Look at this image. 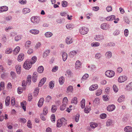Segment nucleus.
<instances>
[{
    "mask_svg": "<svg viewBox=\"0 0 132 132\" xmlns=\"http://www.w3.org/2000/svg\"><path fill=\"white\" fill-rule=\"evenodd\" d=\"M81 63L79 60L77 61L75 63V68L78 69L80 67Z\"/></svg>",
    "mask_w": 132,
    "mask_h": 132,
    "instance_id": "30",
    "label": "nucleus"
},
{
    "mask_svg": "<svg viewBox=\"0 0 132 132\" xmlns=\"http://www.w3.org/2000/svg\"><path fill=\"white\" fill-rule=\"evenodd\" d=\"M100 44L98 42L93 43L91 44V45L92 47H97L100 45Z\"/></svg>",
    "mask_w": 132,
    "mask_h": 132,
    "instance_id": "48",
    "label": "nucleus"
},
{
    "mask_svg": "<svg viewBox=\"0 0 132 132\" xmlns=\"http://www.w3.org/2000/svg\"><path fill=\"white\" fill-rule=\"evenodd\" d=\"M45 35L47 38H50L52 37L53 34L52 32H47L45 33Z\"/></svg>",
    "mask_w": 132,
    "mask_h": 132,
    "instance_id": "27",
    "label": "nucleus"
},
{
    "mask_svg": "<svg viewBox=\"0 0 132 132\" xmlns=\"http://www.w3.org/2000/svg\"><path fill=\"white\" fill-rule=\"evenodd\" d=\"M67 2L65 1H63L62 2V5L63 7H66L67 6Z\"/></svg>",
    "mask_w": 132,
    "mask_h": 132,
    "instance_id": "62",
    "label": "nucleus"
},
{
    "mask_svg": "<svg viewBox=\"0 0 132 132\" xmlns=\"http://www.w3.org/2000/svg\"><path fill=\"white\" fill-rule=\"evenodd\" d=\"M102 90L100 89H99L96 91V95L97 96H99L102 93Z\"/></svg>",
    "mask_w": 132,
    "mask_h": 132,
    "instance_id": "51",
    "label": "nucleus"
},
{
    "mask_svg": "<svg viewBox=\"0 0 132 132\" xmlns=\"http://www.w3.org/2000/svg\"><path fill=\"white\" fill-rule=\"evenodd\" d=\"M120 33V31L119 30H116L113 32V35H117Z\"/></svg>",
    "mask_w": 132,
    "mask_h": 132,
    "instance_id": "64",
    "label": "nucleus"
},
{
    "mask_svg": "<svg viewBox=\"0 0 132 132\" xmlns=\"http://www.w3.org/2000/svg\"><path fill=\"white\" fill-rule=\"evenodd\" d=\"M17 92L19 94H21L23 92V89L22 88L19 87L17 89Z\"/></svg>",
    "mask_w": 132,
    "mask_h": 132,
    "instance_id": "50",
    "label": "nucleus"
},
{
    "mask_svg": "<svg viewBox=\"0 0 132 132\" xmlns=\"http://www.w3.org/2000/svg\"><path fill=\"white\" fill-rule=\"evenodd\" d=\"M16 69L17 73L19 74H20L21 71V66L19 65H16Z\"/></svg>",
    "mask_w": 132,
    "mask_h": 132,
    "instance_id": "25",
    "label": "nucleus"
},
{
    "mask_svg": "<svg viewBox=\"0 0 132 132\" xmlns=\"http://www.w3.org/2000/svg\"><path fill=\"white\" fill-rule=\"evenodd\" d=\"M124 130L126 132H131L132 128L130 126H126L124 128Z\"/></svg>",
    "mask_w": 132,
    "mask_h": 132,
    "instance_id": "19",
    "label": "nucleus"
},
{
    "mask_svg": "<svg viewBox=\"0 0 132 132\" xmlns=\"http://www.w3.org/2000/svg\"><path fill=\"white\" fill-rule=\"evenodd\" d=\"M65 78L63 76L59 78V80L60 85H63L64 82Z\"/></svg>",
    "mask_w": 132,
    "mask_h": 132,
    "instance_id": "21",
    "label": "nucleus"
},
{
    "mask_svg": "<svg viewBox=\"0 0 132 132\" xmlns=\"http://www.w3.org/2000/svg\"><path fill=\"white\" fill-rule=\"evenodd\" d=\"M88 30V28L86 27H83L80 28L79 32L81 34L84 35L87 34Z\"/></svg>",
    "mask_w": 132,
    "mask_h": 132,
    "instance_id": "4",
    "label": "nucleus"
},
{
    "mask_svg": "<svg viewBox=\"0 0 132 132\" xmlns=\"http://www.w3.org/2000/svg\"><path fill=\"white\" fill-rule=\"evenodd\" d=\"M20 50V47L19 46H17L13 51V54L14 55L18 54Z\"/></svg>",
    "mask_w": 132,
    "mask_h": 132,
    "instance_id": "24",
    "label": "nucleus"
},
{
    "mask_svg": "<svg viewBox=\"0 0 132 132\" xmlns=\"http://www.w3.org/2000/svg\"><path fill=\"white\" fill-rule=\"evenodd\" d=\"M100 102V99L98 98H95L93 102L94 103H95V104H98Z\"/></svg>",
    "mask_w": 132,
    "mask_h": 132,
    "instance_id": "45",
    "label": "nucleus"
},
{
    "mask_svg": "<svg viewBox=\"0 0 132 132\" xmlns=\"http://www.w3.org/2000/svg\"><path fill=\"white\" fill-rule=\"evenodd\" d=\"M44 100L43 98H41L38 101V105L39 107H41L43 104Z\"/></svg>",
    "mask_w": 132,
    "mask_h": 132,
    "instance_id": "15",
    "label": "nucleus"
},
{
    "mask_svg": "<svg viewBox=\"0 0 132 132\" xmlns=\"http://www.w3.org/2000/svg\"><path fill=\"white\" fill-rule=\"evenodd\" d=\"M62 59L63 61H65L67 60V54L65 52H63L62 53Z\"/></svg>",
    "mask_w": 132,
    "mask_h": 132,
    "instance_id": "32",
    "label": "nucleus"
},
{
    "mask_svg": "<svg viewBox=\"0 0 132 132\" xmlns=\"http://www.w3.org/2000/svg\"><path fill=\"white\" fill-rule=\"evenodd\" d=\"M112 122V120L111 119H109L106 122V125L107 126H109L111 124Z\"/></svg>",
    "mask_w": 132,
    "mask_h": 132,
    "instance_id": "47",
    "label": "nucleus"
},
{
    "mask_svg": "<svg viewBox=\"0 0 132 132\" xmlns=\"http://www.w3.org/2000/svg\"><path fill=\"white\" fill-rule=\"evenodd\" d=\"M57 109V107L55 105H53L51 108V111L53 112H55Z\"/></svg>",
    "mask_w": 132,
    "mask_h": 132,
    "instance_id": "41",
    "label": "nucleus"
},
{
    "mask_svg": "<svg viewBox=\"0 0 132 132\" xmlns=\"http://www.w3.org/2000/svg\"><path fill=\"white\" fill-rule=\"evenodd\" d=\"M95 39L97 41H100L104 39V37L103 35H97L95 37Z\"/></svg>",
    "mask_w": 132,
    "mask_h": 132,
    "instance_id": "11",
    "label": "nucleus"
},
{
    "mask_svg": "<svg viewBox=\"0 0 132 132\" xmlns=\"http://www.w3.org/2000/svg\"><path fill=\"white\" fill-rule=\"evenodd\" d=\"M27 103L26 101H23L21 103V106L22 107L24 111H26V106Z\"/></svg>",
    "mask_w": 132,
    "mask_h": 132,
    "instance_id": "18",
    "label": "nucleus"
},
{
    "mask_svg": "<svg viewBox=\"0 0 132 132\" xmlns=\"http://www.w3.org/2000/svg\"><path fill=\"white\" fill-rule=\"evenodd\" d=\"M106 25L107 24L106 23H103L101 24V27L103 30H106L107 29Z\"/></svg>",
    "mask_w": 132,
    "mask_h": 132,
    "instance_id": "37",
    "label": "nucleus"
},
{
    "mask_svg": "<svg viewBox=\"0 0 132 132\" xmlns=\"http://www.w3.org/2000/svg\"><path fill=\"white\" fill-rule=\"evenodd\" d=\"M67 124L66 120L64 118H62L60 120H58L57 123V126L58 127L62 126H65Z\"/></svg>",
    "mask_w": 132,
    "mask_h": 132,
    "instance_id": "1",
    "label": "nucleus"
},
{
    "mask_svg": "<svg viewBox=\"0 0 132 132\" xmlns=\"http://www.w3.org/2000/svg\"><path fill=\"white\" fill-rule=\"evenodd\" d=\"M37 58L36 56H34L32 57L31 60H30L32 63V64H34L36 61Z\"/></svg>",
    "mask_w": 132,
    "mask_h": 132,
    "instance_id": "38",
    "label": "nucleus"
},
{
    "mask_svg": "<svg viewBox=\"0 0 132 132\" xmlns=\"http://www.w3.org/2000/svg\"><path fill=\"white\" fill-rule=\"evenodd\" d=\"M10 98L9 96H7L5 100V105L6 106H8L10 104Z\"/></svg>",
    "mask_w": 132,
    "mask_h": 132,
    "instance_id": "23",
    "label": "nucleus"
},
{
    "mask_svg": "<svg viewBox=\"0 0 132 132\" xmlns=\"http://www.w3.org/2000/svg\"><path fill=\"white\" fill-rule=\"evenodd\" d=\"M24 57L23 54H20L18 56L17 60L18 61L21 62L23 60Z\"/></svg>",
    "mask_w": 132,
    "mask_h": 132,
    "instance_id": "20",
    "label": "nucleus"
},
{
    "mask_svg": "<svg viewBox=\"0 0 132 132\" xmlns=\"http://www.w3.org/2000/svg\"><path fill=\"white\" fill-rule=\"evenodd\" d=\"M73 90V86H69L67 88L66 92L68 93H69L70 92L72 93Z\"/></svg>",
    "mask_w": 132,
    "mask_h": 132,
    "instance_id": "17",
    "label": "nucleus"
},
{
    "mask_svg": "<svg viewBox=\"0 0 132 132\" xmlns=\"http://www.w3.org/2000/svg\"><path fill=\"white\" fill-rule=\"evenodd\" d=\"M11 76V77L14 78L16 77V76L15 73L13 71H11L10 73Z\"/></svg>",
    "mask_w": 132,
    "mask_h": 132,
    "instance_id": "60",
    "label": "nucleus"
},
{
    "mask_svg": "<svg viewBox=\"0 0 132 132\" xmlns=\"http://www.w3.org/2000/svg\"><path fill=\"white\" fill-rule=\"evenodd\" d=\"M68 100L67 97H64L63 99L62 104L67 105L68 104Z\"/></svg>",
    "mask_w": 132,
    "mask_h": 132,
    "instance_id": "35",
    "label": "nucleus"
},
{
    "mask_svg": "<svg viewBox=\"0 0 132 132\" xmlns=\"http://www.w3.org/2000/svg\"><path fill=\"white\" fill-rule=\"evenodd\" d=\"M5 88V83L4 82H1L0 83V88L1 90H3Z\"/></svg>",
    "mask_w": 132,
    "mask_h": 132,
    "instance_id": "40",
    "label": "nucleus"
},
{
    "mask_svg": "<svg viewBox=\"0 0 132 132\" xmlns=\"http://www.w3.org/2000/svg\"><path fill=\"white\" fill-rule=\"evenodd\" d=\"M100 118L103 119H104L106 118V115L105 113H103L100 115Z\"/></svg>",
    "mask_w": 132,
    "mask_h": 132,
    "instance_id": "61",
    "label": "nucleus"
},
{
    "mask_svg": "<svg viewBox=\"0 0 132 132\" xmlns=\"http://www.w3.org/2000/svg\"><path fill=\"white\" fill-rule=\"evenodd\" d=\"M48 112V108L47 107H45L43 110V114L44 116H46Z\"/></svg>",
    "mask_w": 132,
    "mask_h": 132,
    "instance_id": "34",
    "label": "nucleus"
},
{
    "mask_svg": "<svg viewBox=\"0 0 132 132\" xmlns=\"http://www.w3.org/2000/svg\"><path fill=\"white\" fill-rule=\"evenodd\" d=\"M127 78L125 76H121L118 78V81L120 83H122L126 81Z\"/></svg>",
    "mask_w": 132,
    "mask_h": 132,
    "instance_id": "6",
    "label": "nucleus"
},
{
    "mask_svg": "<svg viewBox=\"0 0 132 132\" xmlns=\"http://www.w3.org/2000/svg\"><path fill=\"white\" fill-rule=\"evenodd\" d=\"M46 78H42L40 81L39 83L38 86L40 87L41 86L45 83L46 81Z\"/></svg>",
    "mask_w": 132,
    "mask_h": 132,
    "instance_id": "14",
    "label": "nucleus"
},
{
    "mask_svg": "<svg viewBox=\"0 0 132 132\" xmlns=\"http://www.w3.org/2000/svg\"><path fill=\"white\" fill-rule=\"evenodd\" d=\"M44 68L43 66L39 67L38 68V71L39 73H42L44 70Z\"/></svg>",
    "mask_w": 132,
    "mask_h": 132,
    "instance_id": "36",
    "label": "nucleus"
},
{
    "mask_svg": "<svg viewBox=\"0 0 132 132\" xmlns=\"http://www.w3.org/2000/svg\"><path fill=\"white\" fill-rule=\"evenodd\" d=\"M88 76L89 75L87 73L85 74L81 78V80L83 81H84L88 77Z\"/></svg>",
    "mask_w": 132,
    "mask_h": 132,
    "instance_id": "39",
    "label": "nucleus"
},
{
    "mask_svg": "<svg viewBox=\"0 0 132 132\" xmlns=\"http://www.w3.org/2000/svg\"><path fill=\"white\" fill-rule=\"evenodd\" d=\"M113 88L114 91L116 93L117 92L118 90V89L116 86L114 85L113 86Z\"/></svg>",
    "mask_w": 132,
    "mask_h": 132,
    "instance_id": "54",
    "label": "nucleus"
},
{
    "mask_svg": "<svg viewBox=\"0 0 132 132\" xmlns=\"http://www.w3.org/2000/svg\"><path fill=\"white\" fill-rule=\"evenodd\" d=\"M80 115L78 114H76L75 117V120L76 122H78L79 120Z\"/></svg>",
    "mask_w": 132,
    "mask_h": 132,
    "instance_id": "57",
    "label": "nucleus"
},
{
    "mask_svg": "<svg viewBox=\"0 0 132 132\" xmlns=\"http://www.w3.org/2000/svg\"><path fill=\"white\" fill-rule=\"evenodd\" d=\"M98 87V86L97 84L93 85L89 87V89L90 90H94L97 89Z\"/></svg>",
    "mask_w": 132,
    "mask_h": 132,
    "instance_id": "10",
    "label": "nucleus"
},
{
    "mask_svg": "<svg viewBox=\"0 0 132 132\" xmlns=\"http://www.w3.org/2000/svg\"><path fill=\"white\" fill-rule=\"evenodd\" d=\"M31 42L29 40L27 41L25 44V46L26 47L28 48L30 46Z\"/></svg>",
    "mask_w": 132,
    "mask_h": 132,
    "instance_id": "46",
    "label": "nucleus"
},
{
    "mask_svg": "<svg viewBox=\"0 0 132 132\" xmlns=\"http://www.w3.org/2000/svg\"><path fill=\"white\" fill-rule=\"evenodd\" d=\"M30 11V9L28 8H24L22 10L23 13L24 14L28 13Z\"/></svg>",
    "mask_w": 132,
    "mask_h": 132,
    "instance_id": "26",
    "label": "nucleus"
},
{
    "mask_svg": "<svg viewBox=\"0 0 132 132\" xmlns=\"http://www.w3.org/2000/svg\"><path fill=\"white\" fill-rule=\"evenodd\" d=\"M106 9L108 12L111 11L112 10V6H108L106 7Z\"/></svg>",
    "mask_w": 132,
    "mask_h": 132,
    "instance_id": "58",
    "label": "nucleus"
},
{
    "mask_svg": "<svg viewBox=\"0 0 132 132\" xmlns=\"http://www.w3.org/2000/svg\"><path fill=\"white\" fill-rule=\"evenodd\" d=\"M22 38V36L20 35H18L15 37V40L16 41H18L20 40Z\"/></svg>",
    "mask_w": 132,
    "mask_h": 132,
    "instance_id": "42",
    "label": "nucleus"
},
{
    "mask_svg": "<svg viewBox=\"0 0 132 132\" xmlns=\"http://www.w3.org/2000/svg\"><path fill=\"white\" fill-rule=\"evenodd\" d=\"M58 67L57 66H55L53 68L52 71L53 72H55L58 70Z\"/></svg>",
    "mask_w": 132,
    "mask_h": 132,
    "instance_id": "53",
    "label": "nucleus"
},
{
    "mask_svg": "<svg viewBox=\"0 0 132 132\" xmlns=\"http://www.w3.org/2000/svg\"><path fill=\"white\" fill-rule=\"evenodd\" d=\"M90 126L92 128H94L97 127V124L96 123L92 122L90 123Z\"/></svg>",
    "mask_w": 132,
    "mask_h": 132,
    "instance_id": "28",
    "label": "nucleus"
},
{
    "mask_svg": "<svg viewBox=\"0 0 132 132\" xmlns=\"http://www.w3.org/2000/svg\"><path fill=\"white\" fill-rule=\"evenodd\" d=\"M51 119L52 122H55V116L54 114H52L51 116Z\"/></svg>",
    "mask_w": 132,
    "mask_h": 132,
    "instance_id": "52",
    "label": "nucleus"
},
{
    "mask_svg": "<svg viewBox=\"0 0 132 132\" xmlns=\"http://www.w3.org/2000/svg\"><path fill=\"white\" fill-rule=\"evenodd\" d=\"M115 74L114 72L112 70H108L105 73L106 76L109 78H112L113 77Z\"/></svg>",
    "mask_w": 132,
    "mask_h": 132,
    "instance_id": "3",
    "label": "nucleus"
},
{
    "mask_svg": "<svg viewBox=\"0 0 132 132\" xmlns=\"http://www.w3.org/2000/svg\"><path fill=\"white\" fill-rule=\"evenodd\" d=\"M8 8L6 6H4L0 7V13L4 12H6L8 10Z\"/></svg>",
    "mask_w": 132,
    "mask_h": 132,
    "instance_id": "9",
    "label": "nucleus"
},
{
    "mask_svg": "<svg viewBox=\"0 0 132 132\" xmlns=\"http://www.w3.org/2000/svg\"><path fill=\"white\" fill-rule=\"evenodd\" d=\"M13 50L11 48H7L5 51V53L6 54H10L12 53Z\"/></svg>",
    "mask_w": 132,
    "mask_h": 132,
    "instance_id": "22",
    "label": "nucleus"
},
{
    "mask_svg": "<svg viewBox=\"0 0 132 132\" xmlns=\"http://www.w3.org/2000/svg\"><path fill=\"white\" fill-rule=\"evenodd\" d=\"M76 53L77 52L76 51H73L70 52V55L72 56H73L76 54Z\"/></svg>",
    "mask_w": 132,
    "mask_h": 132,
    "instance_id": "59",
    "label": "nucleus"
},
{
    "mask_svg": "<svg viewBox=\"0 0 132 132\" xmlns=\"http://www.w3.org/2000/svg\"><path fill=\"white\" fill-rule=\"evenodd\" d=\"M125 98V97L124 95H121L119 97L118 101L119 103L121 102L124 100Z\"/></svg>",
    "mask_w": 132,
    "mask_h": 132,
    "instance_id": "31",
    "label": "nucleus"
},
{
    "mask_svg": "<svg viewBox=\"0 0 132 132\" xmlns=\"http://www.w3.org/2000/svg\"><path fill=\"white\" fill-rule=\"evenodd\" d=\"M105 56L106 58L108 59L110 58L112 56V53L110 51L106 52L105 54Z\"/></svg>",
    "mask_w": 132,
    "mask_h": 132,
    "instance_id": "13",
    "label": "nucleus"
},
{
    "mask_svg": "<svg viewBox=\"0 0 132 132\" xmlns=\"http://www.w3.org/2000/svg\"><path fill=\"white\" fill-rule=\"evenodd\" d=\"M19 3L22 4H25L27 3V1L26 0H19Z\"/></svg>",
    "mask_w": 132,
    "mask_h": 132,
    "instance_id": "56",
    "label": "nucleus"
},
{
    "mask_svg": "<svg viewBox=\"0 0 132 132\" xmlns=\"http://www.w3.org/2000/svg\"><path fill=\"white\" fill-rule=\"evenodd\" d=\"M7 40L6 37L5 35H4L2 37V40L4 42H6Z\"/></svg>",
    "mask_w": 132,
    "mask_h": 132,
    "instance_id": "63",
    "label": "nucleus"
},
{
    "mask_svg": "<svg viewBox=\"0 0 132 132\" xmlns=\"http://www.w3.org/2000/svg\"><path fill=\"white\" fill-rule=\"evenodd\" d=\"M73 42V40L72 39L71 37H67L65 39V42L66 44H71Z\"/></svg>",
    "mask_w": 132,
    "mask_h": 132,
    "instance_id": "8",
    "label": "nucleus"
},
{
    "mask_svg": "<svg viewBox=\"0 0 132 132\" xmlns=\"http://www.w3.org/2000/svg\"><path fill=\"white\" fill-rule=\"evenodd\" d=\"M78 99L76 97H75L73 98L71 101V103H73L75 104H76L78 103Z\"/></svg>",
    "mask_w": 132,
    "mask_h": 132,
    "instance_id": "29",
    "label": "nucleus"
},
{
    "mask_svg": "<svg viewBox=\"0 0 132 132\" xmlns=\"http://www.w3.org/2000/svg\"><path fill=\"white\" fill-rule=\"evenodd\" d=\"M49 86L50 88L52 89L54 86V83L52 81H51L49 83Z\"/></svg>",
    "mask_w": 132,
    "mask_h": 132,
    "instance_id": "49",
    "label": "nucleus"
},
{
    "mask_svg": "<svg viewBox=\"0 0 132 132\" xmlns=\"http://www.w3.org/2000/svg\"><path fill=\"white\" fill-rule=\"evenodd\" d=\"M50 52V50H47L43 54V56L44 58H45L48 55L49 53Z\"/></svg>",
    "mask_w": 132,
    "mask_h": 132,
    "instance_id": "33",
    "label": "nucleus"
},
{
    "mask_svg": "<svg viewBox=\"0 0 132 132\" xmlns=\"http://www.w3.org/2000/svg\"><path fill=\"white\" fill-rule=\"evenodd\" d=\"M31 20L33 23L37 24L39 22L40 19L39 17L37 16H32L31 18Z\"/></svg>",
    "mask_w": 132,
    "mask_h": 132,
    "instance_id": "5",
    "label": "nucleus"
},
{
    "mask_svg": "<svg viewBox=\"0 0 132 132\" xmlns=\"http://www.w3.org/2000/svg\"><path fill=\"white\" fill-rule=\"evenodd\" d=\"M101 57V55L100 53H98L95 55V57L96 59H99Z\"/></svg>",
    "mask_w": 132,
    "mask_h": 132,
    "instance_id": "43",
    "label": "nucleus"
},
{
    "mask_svg": "<svg viewBox=\"0 0 132 132\" xmlns=\"http://www.w3.org/2000/svg\"><path fill=\"white\" fill-rule=\"evenodd\" d=\"M19 120L20 122L23 123H25L26 122V119L24 118H21L19 119Z\"/></svg>",
    "mask_w": 132,
    "mask_h": 132,
    "instance_id": "55",
    "label": "nucleus"
},
{
    "mask_svg": "<svg viewBox=\"0 0 132 132\" xmlns=\"http://www.w3.org/2000/svg\"><path fill=\"white\" fill-rule=\"evenodd\" d=\"M32 64L30 60H27L24 62L23 67L25 69L29 70L31 68Z\"/></svg>",
    "mask_w": 132,
    "mask_h": 132,
    "instance_id": "2",
    "label": "nucleus"
},
{
    "mask_svg": "<svg viewBox=\"0 0 132 132\" xmlns=\"http://www.w3.org/2000/svg\"><path fill=\"white\" fill-rule=\"evenodd\" d=\"M67 105L66 104H62L61 105L60 107V109L61 111L64 110L65 109Z\"/></svg>",
    "mask_w": 132,
    "mask_h": 132,
    "instance_id": "44",
    "label": "nucleus"
},
{
    "mask_svg": "<svg viewBox=\"0 0 132 132\" xmlns=\"http://www.w3.org/2000/svg\"><path fill=\"white\" fill-rule=\"evenodd\" d=\"M115 109V106L113 104L109 105L107 107V110L109 111H112Z\"/></svg>",
    "mask_w": 132,
    "mask_h": 132,
    "instance_id": "7",
    "label": "nucleus"
},
{
    "mask_svg": "<svg viewBox=\"0 0 132 132\" xmlns=\"http://www.w3.org/2000/svg\"><path fill=\"white\" fill-rule=\"evenodd\" d=\"M30 32L34 35H37L39 33V31L38 30L34 29L30 30L29 31Z\"/></svg>",
    "mask_w": 132,
    "mask_h": 132,
    "instance_id": "12",
    "label": "nucleus"
},
{
    "mask_svg": "<svg viewBox=\"0 0 132 132\" xmlns=\"http://www.w3.org/2000/svg\"><path fill=\"white\" fill-rule=\"evenodd\" d=\"M125 89L126 90L128 91L132 89V82L126 86Z\"/></svg>",
    "mask_w": 132,
    "mask_h": 132,
    "instance_id": "16",
    "label": "nucleus"
}]
</instances>
